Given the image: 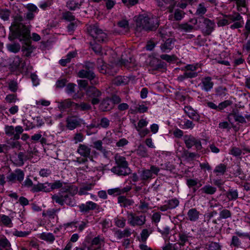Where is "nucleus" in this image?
<instances>
[{
  "instance_id": "5701e85b",
  "label": "nucleus",
  "mask_w": 250,
  "mask_h": 250,
  "mask_svg": "<svg viewBox=\"0 0 250 250\" xmlns=\"http://www.w3.org/2000/svg\"><path fill=\"white\" fill-rule=\"evenodd\" d=\"M191 24L185 23L179 25L180 28L184 31L189 32L196 28L195 25L197 23V20L196 19H191L190 21Z\"/></svg>"
},
{
  "instance_id": "aec40b11",
  "label": "nucleus",
  "mask_w": 250,
  "mask_h": 250,
  "mask_svg": "<svg viewBox=\"0 0 250 250\" xmlns=\"http://www.w3.org/2000/svg\"><path fill=\"white\" fill-rule=\"evenodd\" d=\"M62 194H68L69 195L73 196L78 192V188L71 184L62 186Z\"/></svg>"
},
{
  "instance_id": "c85d7f7f",
  "label": "nucleus",
  "mask_w": 250,
  "mask_h": 250,
  "mask_svg": "<svg viewBox=\"0 0 250 250\" xmlns=\"http://www.w3.org/2000/svg\"><path fill=\"white\" fill-rule=\"evenodd\" d=\"M77 55V53L75 51L69 52L67 54L65 58L62 59L59 61L60 64L63 66H66L67 63L71 62V59L75 58Z\"/></svg>"
},
{
  "instance_id": "c03bdc74",
  "label": "nucleus",
  "mask_w": 250,
  "mask_h": 250,
  "mask_svg": "<svg viewBox=\"0 0 250 250\" xmlns=\"http://www.w3.org/2000/svg\"><path fill=\"white\" fill-rule=\"evenodd\" d=\"M40 238L44 241L50 243L53 242L55 240V237L52 233L43 232L41 234Z\"/></svg>"
},
{
  "instance_id": "4d7b16f0",
  "label": "nucleus",
  "mask_w": 250,
  "mask_h": 250,
  "mask_svg": "<svg viewBox=\"0 0 250 250\" xmlns=\"http://www.w3.org/2000/svg\"><path fill=\"white\" fill-rule=\"evenodd\" d=\"M241 242L237 236L233 235L232 236L230 244L231 247L239 248L241 247Z\"/></svg>"
},
{
  "instance_id": "bb28decb",
  "label": "nucleus",
  "mask_w": 250,
  "mask_h": 250,
  "mask_svg": "<svg viewBox=\"0 0 250 250\" xmlns=\"http://www.w3.org/2000/svg\"><path fill=\"white\" fill-rule=\"evenodd\" d=\"M75 105L76 103L71 101L70 99H66L59 103L58 108L61 110H64L72 106H75Z\"/></svg>"
},
{
  "instance_id": "6e6552de",
  "label": "nucleus",
  "mask_w": 250,
  "mask_h": 250,
  "mask_svg": "<svg viewBox=\"0 0 250 250\" xmlns=\"http://www.w3.org/2000/svg\"><path fill=\"white\" fill-rule=\"evenodd\" d=\"M200 23L202 24L203 32L206 35H210L215 29V23L213 21L208 18L203 17L201 19Z\"/></svg>"
},
{
  "instance_id": "b1692460",
  "label": "nucleus",
  "mask_w": 250,
  "mask_h": 250,
  "mask_svg": "<svg viewBox=\"0 0 250 250\" xmlns=\"http://www.w3.org/2000/svg\"><path fill=\"white\" fill-rule=\"evenodd\" d=\"M77 152L82 156L87 158L90 155L91 148L86 145L80 144L77 149Z\"/></svg>"
},
{
  "instance_id": "69168bd1",
  "label": "nucleus",
  "mask_w": 250,
  "mask_h": 250,
  "mask_svg": "<svg viewBox=\"0 0 250 250\" xmlns=\"http://www.w3.org/2000/svg\"><path fill=\"white\" fill-rule=\"evenodd\" d=\"M185 13L183 11L176 9L174 14V19L176 21H180L184 17Z\"/></svg>"
},
{
  "instance_id": "8fccbe9b",
  "label": "nucleus",
  "mask_w": 250,
  "mask_h": 250,
  "mask_svg": "<svg viewBox=\"0 0 250 250\" xmlns=\"http://www.w3.org/2000/svg\"><path fill=\"white\" fill-rule=\"evenodd\" d=\"M208 250H221L222 245L217 242H209L208 245Z\"/></svg>"
},
{
  "instance_id": "0eeeda50",
  "label": "nucleus",
  "mask_w": 250,
  "mask_h": 250,
  "mask_svg": "<svg viewBox=\"0 0 250 250\" xmlns=\"http://www.w3.org/2000/svg\"><path fill=\"white\" fill-rule=\"evenodd\" d=\"M242 19V17L238 13L225 15L222 18H220L218 19L217 25L218 26H224L229 25L233 21H241Z\"/></svg>"
},
{
  "instance_id": "79ce46f5",
  "label": "nucleus",
  "mask_w": 250,
  "mask_h": 250,
  "mask_svg": "<svg viewBox=\"0 0 250 250\" xmlns=\"http://www.w3.org/2000/svg\"><path fill=\"white\" fill-rule=\"evenodd\" d=\"M226 196L229 201L235 200L238 197V193L237 190L229 189L227 192Z\"/></svg>"
},
{
  "instance_id": "7ed1b4c3",
  "label": "nucleus",
  "mask_w": 250,
  "mask_h": 250,
  "mask_svg": "<svg viewBox=\"0 0 250 250\" xmlns=\"http://www.w3.org/2000/svg\"><path fill=\"white\" fill-rule=\"evenodd\" d=\"M115 161L116 166L113 167L111 171L118 175L126 176L131 173V170L128 167L125 158L118 155L115 156Z\"/></svg>"
},
{
  "instance_id": "9d476101",
  "label": "nucleus",
  "mask_w": 250,
  "mask_h": 250,
  "mask_svg": "<svg viewBox=\"0 0 250 250\" xmlns=\"http://www.w3.org/2000/svg\"><path fill=\"white\" fill-rule=\"evenodd\" d=\"M24 177V173L20 169H16L13 172H10L6 177L8 182L15 183L17 182L21 183Z\"/></svg>"
},
{
  "instance_id": "680f3d73",
  "label": "nucleus",
  "mask_w": 250,
  "mask_h": 250,
  "mask_svg": "<svg viewBox=\"0 0 250 250\" xmlns=\"http://www.w3.org/2000/svg\"><path fill=\"white\" fill-rule=\"evenodd\" d=\"M139 208L142 213H146L149 209V204L144 200H140Z\"/></svg>"
},
{
  "instance_id": "3c124183",
  "label": "nucleus",
  "mask_w": 250,
  "mask_h": 250,
  "mask_svg": "<svg viewBox=\"0 0 250 250\" xmlns=\"http://www.w3.org/2000/svg\"><path fill=\"white\" fill-rule=\"evenodd\" d=\"M145 127V126H135V128L141 138L145 137L149 132V130Z\"/></svg>"
},
{
  "instance_id": "f03ea898",
  "label": "nucleus",
  "mask_w": 250,
  "mask_h": 250,
  "mask_svg": "<svg viewBox=\"0 0 250 250\" xmlns=\"http://www.w3.org/2000/svg\"><path fill=\"white\" fill-rule=\"evenodd\" d=\"M159 26L158 19L155 17H149L146 15H140L136 20V29L141 31L142 29L152 30Z\"/></svg>"
},
{
  "instance_id": "a211bd4d",
  "label": "nucleus",
  "mask_w": 250,
  "mask_h": 250,
  "mask_svg": "<svg viewBox=\"0 0 250 250\" xmlns=\"http://www.w3.org/2000/svg\"><path fill=\"white\" fill-rule=\"evenodd\" d=\"M216 188L207 184L201 188L198 192L199 194L204 196L205 195H213L216 192Z\"/></svg>"
},
{
  "instance_id": "72a5a7b5",
  "label": "nucleus",
  "mask_w": 250,
  "mask_h": 250,
  "mask_svg": "<svg viewBox=\"0 0 250 250\" xmlns=\"http://www.w3.org/2000/svg\"><path fill=\"white\" fill-rule=\"evenodd\" d=\"M131 234V229L129 228H126L124 230H118L115 232V235L119 239L125 237H128L130 236Z\"/></svg>"
},
{
  "instance_id": "473e14b6",
  "label": "nucleus",
  "mask_w": 250,
  "mask_h": 250,
  "mask_svg": "<svg viewBox=\"0 0 250 250\" xmlns=\"http://www.w3.org/2000/svg\"><path fill=\"white\" fill-rule=\"evenodd\" d=\"M78 76L82 78H87L92 80L95 77L94 73L91 70H81L78 73Z\"/></svg>"
},
{
  "instance_id": "6e6d98bb",
  "label": "nucleus",
  "mask_w": 250,
  "mask_h": 250,
  "mask_svg": "<svg viewBox=\"0 0 250 250\" xmlns=\"http://www.w3.org/2000/svg\"><path fill=\"white\" fill-rule=\"evenodd\" d=\"M118 26L122 28L125 32H127L129 30V23L126 20H122L118 21Z\"/></svg>"
},
{
  "instance_id": "ddd939ff",
  "label": "nucleus",
  "mask_w": 250,
  "mask_h": 250,
  "mask_svg": "<svg viewBox=\"0 0 250 250\" xmlns=\"http://www.w3.org/2000/svg\"><path fill=\"white\" fill-rule=\"evenodd\" d=\"M32 157L31 152H20L15 154L12 158L14 163L18 166H22L24 164V161L30 159Z\"/></svg>"
},
{
  "instance_id": "864d4df0",
  "label": "nucleus",
  "mask_w": 250,
  "mask_h": 250,
  "mask_svg": "<svg viewBox=\"0 0 250 250\" xmlns=\"http://www.w3.org/2000/svg\"><path fill=\"white\" fill-rule=\"evenodd\" d=\"M141 178L142 180H147L150 179L152 177L151 170L149 169H145L141 171L140 175Z\"/></svg>"
},
{
  "instance_id": "2eb2a0df",
  "label": "nucleus",
  "mask_w": 250,
  "mask_h": 250,
  "mask_svg": "<svg viewBox=\"0 0 250 250\" xmlns=\"http://www.w3.org/2000/svg\"><path fill=\"white\" fill-rule=\"evenodd\" d=\"M79 208L81 212H88L91 210H98L100 208V206L93 202L88 201L85 204L80 205Z\"/></svg>"
},
{
  "instance_id": "4be33fe9",
  "label": "nucleus",
  "mask_w": 250,
  "mask_h": 250,
  "mask_svg": "<svg viewBox=\"0 0 250 250\" xmlns=\"http://www.w3.org/2000/svg\"><path fill=\"white\" fill-rule=\"evenodd\" d=\"M175 40L168 38L161 45V49L163 52H169L173 48Z\"/></svg>"
},
{
  "instance_id": "39448f33",
  "label": "nucleus",
  "mask_w": 250,
  "mask_h": 250,
  "mask_svg": "<svg viewBox=\"0 0 250 250\" xmlns=\"http://www.w3.org/2000/svg\"><path fill=\"white\" fill-rule=\"evenodd\" d=\"M73 196L68 194L58 193L52 196V199L61 206L66 204L69 206H74L75 204Z\"/></svg>"
},
{
  "instance_id": "052dcab7",
  "label": "nucleus",
  "mask_w": 250,
  "mask_h": 250,
  "mask_svg": "<svg viewBox=\"0 0 250 250\" xmlns=\"http://www.w3.org/2000/svg\"><path fill=\"white\" fill-rule=\"evenodd\" d=\"M93 145L94 148L100 151L104 154H105V153H107V151H106L105 149H104L102 146L103 143L102 141L98 140L97 141H95L93 143Z\"/></svg>"
},
{
  "instance_id": "e433bc0d",
  "label": "nucleus",
  "mask_w": 250,
  "mask_h": 250,
  "mask_svg": "<svg viewBox=\"0 0 250 250\" xmlns=\"http://www.w3.org/2000/svg\"><path fill=\"white\" fill-rule=\"evenodd\" d=\"M0 219L3 226L7 227H12L13 225L12 218L9 216L4 214H0Z\"/></svg>"
},
{
  "instance_id": "ea45409f",
  "label": "nucleus",
  "mask_w": 250,
  "mask_h": 250,
  "mask_svg": "<svg viewBox=\"0 0 250 250\" xmlns=\"http://www.w3.org/2000/svg\"><path fill=\"white\" fill-rule=\"evenodd\" d=\"M237 10L242 14H245L247 11L245 0H237L236 1Z\"/></svg>"
},
{
  "instance_id": "412c9836",
  "label": "nucleus",
  "mask_w": 250,
  "mask_h": 250,
  "mask_svg": "<svg viewBox=\"0 0 250 250\" xmlns=\"http://www.w3.org/2000/svg\"><path fill=\"white\" fill-rule=\"evenodd\" d=\"M158 6L161 7H166L167 5L168 6V11L169 13L173 12L175 2L174 0H158Z\"/></svg>"
},
{
  "instance_id": "09e8293b",
  "label": "nucleus",
  "mask_w": 250,
  "mask_h": 250,
  "mask_svg": "<svg viewBox=\"0 0 250 250\" xmlns=\"http://www.w3.org/2000/svg\"><path fill=\"white\" fill-rule=\"evenodd\" d=\"M7 48L9 51L16 53L20 51L21 45L18 43L8 44L7 45Z\"/></svg>"
},
{
  "instance_id": "cd10ccee",
  "label": "nucleus",
  "mask_w": 250,
  "mask_h": 250,
  "mask_svg": "<svg viewBox=\"0 0 250 250\" xmlns=\"http://www.w3.org/2000/svg\"><path fill=\"white\" fill-rule=\"evenodd\" d=\"M113 107V103L109 98H106L104 99L100 105V108L103 111L109 110Z\"/></svg>"
},
{
  "instance_id": "7c9ffc66",
  "label": "nucleus",
  "mask_w": 250,
  "mask_h": 250,
  "mask_svg": "<svg viewBox=\"0 0 250 250\" xmlns=\"http://www.w3.org/2000/svg\"><path fill=\"white\" fill-rule=\"evenodd\" d=\"M137 155L141 158H146L149 156L147 149L143 145H139L135 150Z\"/></svg>"
},
{
  "instance_id": "1a4fd4ad",
  "label": "nucleus",
  "mask_w": 250,
  "mask_h": 250,
  "mask_svg": "<svg viewBox=\"0 0 250 250\" xmlns=\"http://www.w3.org/2000/svg\"><path fill=\"white\" fill-rule=\"evenodd\" d=\"M105 243L104 237L102 235H99L92 239L90 245L87 247V250H101L104 247Z\"/></svg>"
},
{
  "instance_id": "de8ad7c7",
  "label": "nucleus",
  "mask_w": 250,
  "mask_h": 250,
  "mask_svg": "<svg viewBox=\"0 0 250 250\" xmlns=\"http://www.w3.org/2000/svg\"><path fill=\"white\" fill-rule=\"evenodd\" d=\"M22 61L21 58L18 56H15L12 62L11 63V68L15 70H17L19 66L21 65V62Z\"/></svg>"
},
{
  "instance_id": "f257e3e1",
  "label": "nucleus",
  "mask_w": 250,
  "mask_h": 250,
  "mask_svg": "<svg viewBox=\"0 0 250 250\" xmlns=\"http://www.w3.org/2000/svg\"><path fill=\"white\" fill-rule=\"evenodd\" d=\"M8 39L10 41L18 39L21 42H22L24 44L22 49L23 51L26 52V56H29L32 52L33 47L31 45L30 31L26 26L22 24H19L16 26L11 34H9Z\"/></svg>"
},
{
  "instance_id": "bf43d9fd",
  "label": "nucleus",
  "mask_w": 250,
  "mask_h": 250,
  "mask_svg": "<svg viewBox=\"0 0 250 250\" xmlns=\"http://www.w3.org/2000/svg\"><path fill=\"white\" fill-rule=\"evenodd\" d=\"M0 246L3 248H9L11 244L4 236H0Z\"/></svg>"
},
{
  "instance_id": "423d86ee",
  "label": "nucleus",
  "mask_w": 250,
  "mask_h": 250,
  "mask_svg": "<svg viewBox=\"0 0 250 250\" xmlns=\"http://www.w3.org/2000/svg\"><path fill=\"white\" fill-rule=\"evenodd\" d=\"M128 223L131 226H142L146 222V216L145 215H137L133 212H127Z\"/></svg>"
},
{
  "instance_id": "c756f323",
  "label": "nucleus",
  "mask_w": 250,
  "mask_h": 250,
  "mask_svg": "<svg viewBox=\"0 0 250 250\" xmlns=\"http://www.w3.org/2000/svg\"><path fill=\"white\" fill-rule=\"evenodd\" d=\"M67 125H82L84 121L77 116H69L67 119Z\"/></svg>"
},
{
  "instance_id": "f3484780",
  "label": "nucleus",
  "mask_w": 250,
  "mask_h": 250,
  "mask_svg": "<svg viewBox=\"0 0 250 250\" xmlns=\"http://www.w3.org/2000/svg\"><path fill=\"white\" fill-rule=\"evenodd\" d=\"M200 85L202 90L208 92L213 88L214 83L212 81V78L208 76L202 79Z\"/></svg>"
},
{
  "instance_id": "13d9d810",
  "label": "nucleus",
  "mask_w": 250,
  "mask_h": 250,
  "mask_svg": "<svg viewBox=\"0 0 250 250\" xmlns=\"http://www.w3.org/2000/svg\"><path fill=\"white\" fill-rule=\"evenodd\" d=\"M207 12V8L205 3H200L197 8L196 11V14L199 16H202L206 13Z\"/></svg>"
},
{
  "instance_id": "a878e982",
  "label": "nucleus",
  "mask_w": 250,
  "mask_h": 250,
  "mask_svg": "<svg viewBox=\"0 0 250 250\" xmlns=\"http://www.w3.org/2000/svg\"><path fill=\"white\" fill-rule=\"evenodd\" d=\"M185 112L188 116L191 119L195 121H197L199 119V115L197 112L189 105L185 106L184 109Z\"/></svg>"
},
{
  "instance_id": "603ef678",
  "label": "nucleus",
  "mask_w": 250,
  "mask_h": 250,
  "mask_svg": "<svg viewBox=\"0 0 250 250\" xmlns=\"http://www.w3.org/2000/svg\"><path fill=\"white\" fill-rule=\"evenodd\" d=\"M62 16L63 19L68 21L72 22L76 20L75 16L69 11L63 12L62 14Z\"/></svg>"
},
{
  "instance_id": "37998d69",
  "label": "nucleus",
  "mask_w": 250,
  "mask_h": 250,
  "mask_svg": "<svg viewBox=\"0 0 250 250\" xmlns=\"http://www.w3.org/2000/svg\"><path fill=\"white\" fill-rule=\"evenodd\" d=\"M93 186L94 184H89L83 186L80 188L79 190L77 192H78V194L80 195H86L88 193L87 191L92 189Z\"/></svg>"
},
{
  "instance_id": "338daca9",
  "label": "nucleus",
  "mask_w": 250,
  "mask_h": 250,
  "mask_svg": "<svg viewBox=\"0 0 250 250\" xmlns=\"http://www.w3.org/2000/svg\"><path fill=\"white\" fill-rule=\"evenodd\" d=\"M229 153L234 156L239 157L242 154V150L238 147L233 146L230 149Z\"/></svg>"
},
{
  "instance_id": "20e7f679",
  "label": "nucleus",
  "mask_w": 250,
  "mask_h": 250,
  "mask_svg": "<svg viewBox=\"0 0 250 250\" xmlns=\"http://www.w3.org/2000/svg\"><path fill=\"white\" fill-rule=\"evenodd\" d=\"M87 31L94 40L104 42L107 39V35L100 29L96 24L90 25L87 27Z\"/></svg>"
},
{
  "instance_id": "6ab92c4d",
  "label": "nucleus",
  "mask_w": 250,
  "mask_h": 250,
  "mask_svg": "<svg viewBox=\"0 0 250 250\" xmlns=\"http://www.w3.org/2000/svg\"><path fill=\"white\" fill-rule=\"evenodd\" d=\"M50 189V183L46 182L44 183H38L37 185H34L32 190L33 192H36L40 191L49 192L51 191Z\"/></svg>"
},
{
  "instance_id": "393cba45",
  "label": "nucleus",
  "mask_w": 250,
  "mask_h": 250,
  "mask_svg": "<svg viewBox=\"0 0 250 250\" xmlns=\"http://www.w3.org/2000/svg\"><path fill=\"white\" fill-rule=\"evenodd\" d=\"M118 202L122 207L124 208L130 207L134 203L132 199L127 198L124 196H119L118 197Z\"/></svg>"
},
{
  "instance_id": "e2e57ef3",
  "label": "nucleus",
  "mask_w": 250,
  "mask_h": 250,
  "mask_svg": "<svg viewBox=\"0 0 250 250\" xmlns=\"http://www.w3.org/2000/svg\"><path fill=\"white\" fill-rule=\"evenodd\" d=\"M209 207L213 209L215 208H219V209H222L223 208V206L215 199H212L209 202Z\"/></svg>"
},
{
  "instance_id": "4468645a",
  "label": "nucleus",
  "mask_w": 250,
  "mask_h": 250,
  "mask_svg": "<svg viewBox=\"0 0 250 250\" xmlns=\"http://www.w3.org/2000/svg\"><path fill=\"white\" fill-rule=\"evenodd\" d=\"M23 129L21 126H17L15 128L13 126H6L5 128V133L9 135H14V139L18 140L20 138V135L23 132Z\"/></svg>"
},
{
  "instance_id": "5fc2aeb1",
  "label": "nucleus",
  "mask_w": 250,
  "mask_h": 250,
  "mask_svg": "<svg viewBox=\"0 0 250 250\" xmlns=\"http://www.w3.org/2000/svg\"><path fill=\"white\" fill-rule=\"evenodd\" d=\"M36 121L37 125L52 124L51 121L49 118H44L41 116H38L36 118Z\"/></svg>"
},
{
  "instance_id": "f704fd0d",
  "label": "nucleus",
  "mask_w": 250,
  "mask_h": 250,
  "mask_svg": "<svg viewBox=\"0 0 250 250\" xmlns=\"http://www.w3.org/2000/svg\"><path fill=\"white\" fill-rule=\"evenodd\" d=\"M186 184L189 188H192L193 187L199 188L202 186L200 181L197 178L187 179L186 180Z\"/></svg>"
},
{
  "instance_id": "a19ab883",
  "label": "nucleus",
  "mask_w": 250,
  "mask_h": 250,
  "mask_svg": "<svg viewBox=\"0 0 250 250\" xmlns=\"http://www.w3.org/2000/svg\"><path fill=\"white\" fill-rule=\"evenodd\" d=\"M11 11L7 8L0 9V18L4 21L9 20Z\"/></svg>"
},
{
  "instance_id": "c9c22d12",
  "label": "nucleus",
  "mask_w": 250,
  "mask_h": 250,
  "mask_svg": "<svg viewBox=\"0 0 250 250\" xmlns=\"http://www.w3.org/2000/svg\"><path fill=\"white\" fill-rule=\"evenodd\" d=\"M121 63L122 65H124L127 69H131L136 65L135 60L133 57H129V60L122 58Z\"/></svg>"
},
{
  "instance_id": "dca6fc26",
  "label": "nucleus",
  "mask_w": 250,
  "mask_h": 250,
  "mask_svg": "<svg viewBox=\"0 0 250 250\" xmlns=\"http://www.w3.org/2000/svg\"><path fill=\"white\" fill-rule=\"evenodd\" d=\"M166 204L161 206L158 209L162 211H165L168 209H171L176 208L179 204V200L175 198L166 201Z\"/></svg>"
},
{
  "instance_id": "774afa93",
  "label": "nucleus",
  "mask_w": 250,
  "mask_h": 250,
  "mask_svg": "<svg viewBox=\"0 0 250 250\" xmlns=\"http://www.w3.org/2000/svg\"><path fill=\"white\" fill-rule=\"evenodd\" d=\"M50 191L55 189H59L62 187L63 183L60 180L55 181L53 183H50Z\"/></svg>"
},
{
  "instance_id": "0e129e2a",
  "label": "nucleus",
  "mask_w": 250,
  "mask_h": 250,
  "mask_svg": "<svg viewBox=\"0 0 250 250\" xmlns=\"http://www.w3.org/2000/svg\"><path fill=\"white\" fill-rule=\"evenodd\" d=\"M201 67V65L198 63L193 64H188L185 66L184 70L191 72H196V70Z\"/></svg>"
},
{
  "instance_id": "f8f14e48",
  "label": "nucleus",
  "mask_w": 250,
  "mask_h": 250,
  "mask_svg": "<svg viewBox=\"0 0 250 250\" xmlns=\"http://www.w3.org/2000/svg\"><path fill=\"white\" fill-rule=\"evenodd\" d=\"M184 141L188 148H190L195 146L197 150H201L202 148L201 141L191 135H185Z\"/></svg>"
},
{
  "instance_id": "58836bf2",
  "label": "nucleus",
  "mask_w": 250,
  "mask_h": 250,
  "mask_svg": "<svg viewBox=\"0 0 250 250\" xmlns=\"http://www.w3.org/2000/svg\"><path fill=\"white\" fill-rule=\"evenodd\" d=\"M81 4V2L79 3L76 0H69L66 3V6L69 10L74 11L80 8Z\"/></svg>"
},
{
  "instance_id": "2f4dec72",
  "label": "nucleus",
  "mask_w": 250,
  "mask_h": 250,
  "mask_svg": "<svg viewBox=\"0 0 250 250\" xmlns=\"http://www.w3.org/2000/svg\"><path fill=\"white\" fill-rule=\"evenodd\" d=\"M199 211L195 208L190 209L187 213L188 219L193 222L196 221L199 219Z\"/></svg>"
},
{
  "instance_id": "49530a36",
  "label": "nucleus",
  "mask_w": 250,
  "mask_h": 250,
  "mask_svg": "<svg viewBox=\"0 0 250 250\" xmlns=\"http://www.w3.org/2000/svg\"><path fill=\"white\" fill-rule=\"evenodd\" d=\"M160 58L169 63L175 62L177 60V58L175 55L162 54L160 56Z\"/></svg>"
},
{
  "instance_id": "a18cd8bd",
  "label": "nucleus",
  "mask_w": 250,
  "mask_h": 250,
  "mask_svg": "<svg viewBox=\"0 0 250 250\" xmlns=\"http://www.w3.org/2000/svg\"><path fill=\"white\" fill-rule=\"evenodd\" d=\"M231 217V212L229 210L224 208L219 212V220L226 219Z\"/></svg>"
},
{
  "instance_id": "9b49d317",
  "label": "nucleus",
  "mask_w": 250,
  "mask_h": 250,
  "mask_svg": "<svg viewBox=\"0 0 250 250\" xmlns=\"http://www.w3.org/2000/svg\"><path fill=\"white\" fill-rule=\"evenodd\" d=\"M86 95L91 99V104L93 105L99 104V97L101 96V92L95 87L90 86L86 90Z\"/></svg>"
},
{
  "instance_id": "4c0bfd02",
  "label": "nucleus",
  "mask_w": 250,
  "mask_h": 250,
  "mask_svg": "<svg viewBox=\"0 0 250 250\" xmlns=\"http://www.w3.org/2000/svg\"><path fill=\"white\" fill-rule=\"evenodd\" d=\"M226 169V165L221 163L215 167L213 170V172L215 173L216 175H222L225 173Z\"/></svg>"
}]
</instances>
